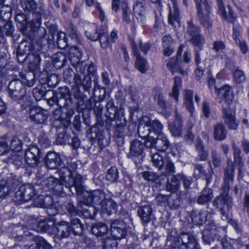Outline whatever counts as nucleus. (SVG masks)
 <instances>
[{
  "mask_svg": "<svg viewBox=\"0 0 249 249\" xmlns=\"http://www.w3.org/2000/svg\"><path fill=\"white\" fill-rule=\"evenodd\" d=\"M53 93V96L47 99L48 104L51 107L56 104L63 109V112L66 110L65 113L68 117H71L74 113L75 105L71 97L69 89L66 87L59 88Z\"/></svg>",
  "mask_w": 249,
  "mask_h": 249,
  "instance_id": "2",
  "label": "nucleus"
},
{
  "mask_svg": "<svg viewBox=\"0 0 249 249\" xmlns=\"http://www.w3.org/2000/svg\"><path fill=\"white\" fill-rule=\"evenodd\" d=\"M151 161L154 166L160 170L164 163L162 157L158 153H155L151 156Z\"/></svg>",
  "mask_w": 249,
  "mask_h": 249,
  "instance_id": "53",
  "label": "nucleus"
},
{
  "mask_svg": "<svg viewBox=\"0 0 249 249\" xmlns=\"http://www.w3.org/2000/svg\"><path fill=\"white\" fill-rule=\"evenodd\" d=\"M16 101H18V103L20 104L22 109H25L28 107L30 106L32 104L31 98L26 93V91L24 92V95L21 96V98H19V99L17 100Z\"/></svg>",
  "mask_w": 249,
  "mask_h": 249,
  "instance_id": "58",
  "label": "nucleus"
},
{
  "mask_svg": "<svg viewBox=\"0 0 249 249\" xmlns=\"http://www.w3.org/2000/svg\"><path fill=\"white\" fill-rule=\"evenodd\" d=\"M208 213V211L205 210L200 212L193 211L191 214L192 222L194 224L198 226L204 224L207 221Z\"/></svg>",
  "mask_w": 249,
  "mask_h": 249,
  "instance_id": "24",
  "label": "nucleus"
},
{
  "mask_svg": "<svg viewBox=\"0 0 249 249\" xmlns=\"http://www.w3.org/2000/svg\"><path fill=\"white\" fill-rule=\"evenodd\" d=\"M212 164L215 168L219 167L221 165L222 160L220 155L215 150L211 152Z\"/></svg>",
  "mask_w": 249,
  "mask_h": 249,
  "instance_id": "60",
  "label": "nucleus"
},
{
  "mask_svg": "<svg viewBox=\"0 0 249 249\" xmlns=\"http://www.w3.org/2000/svg\"><path fill=\"white\" fill-rule=\"evenodd\" d=\"M86 202L81 201V210L80 214L82 213L86 218H93L96 213L95 207L90 206Z\"/></svg>",
  "mask_w": 249,
  "mask_h": 249,
  "instance_id": "33",
  "label": "nucleus"
},
{
  "mask_svg": "<svg viewBox=\"0 0 249 249\" xmlns=\"http://www.w3.org/2000/svg\"><path fill=\"white\" fill-rule=\"evenodd\" d=\"M214 88L217 94L220 97L219 103L221 104L222 108H223V106L228 107H231L234 95L231 91V87L225 85L219 89H217L215 86H214Z\"/></svg>",
  "mask_w": 249,
  "mask_h": 249,
  "instance_id": "8",
  "label": "nucleus"
},
{
  "mask_svg": "<svg viewBox=\"0 0 249 249\" xmlns=\"http://www.w3.org/2000/svg\"><path fill=\"white\" fill-rule=\"evenodd\" d=\"M84 198L87 203H93L95 204H101L106 199L104 193L101 190H94L91 192H85Z\"/></svg>",
  "mask_w": 249,
  "mask_h": 249,
  "instance_id": "16",
  "label": "nucleus"
},
{
  "mask_svg": "<svg viewBox=\"0 0 249 249\" xmlns=\"http://www.w3.org/2000/svg\"><path fill=\"white\" fill-rule=\"evenodd\" d=\"M111 234L116 239H121L124 238L127 233L125 224L122 221L114 220L111 224Z\"/></svg>",
  "mask_w": 249,
  "mask_h": 249,
  "instance_id": "14",
  "label": "nucleus"
},
{
  "mask_svg": "<svg viewBox=\"0 0 249 249\" xmlns=\"http://www.w3.org/2000/svg\"><path fill=\"white\" fill-rule=\"evenodd\" d=\"M44 184L49 189L55 190L59 192L61 191L63 184L61 183V180L59 181L57 178L53 177H50L44 181Z\"/></svg>",
  "mask_w": 249,
  "mask_h": 249,
  "instance_id": "35",
  "label": "nucleus"
},
{
  "mask_svg": "<svg viewBox=\"0 0 249 249\" xmlns=\"http://www.w3.org/2000/svg\"><path fill=\"white\" fill-rule=\"evenodd\" d=\"M150 128L149 126L146 125L145 122H142V118L138 128V132L140 137L145 139L149 137Z\"/></svg>",
  "mask_w": 249,
  "mask_h": 249,
  "instance_id": "52",
  "label": "nucleus"
},
{
  "mask_svg": "<svg viewBox=\"0 0 249 249\" xmlns=\"http://www.w3.org/2000/svg\"><path fill=\"white\" fill-rule=\"evenodd\" d=\"M186 32L187 34L191 37L199 34L200 29L193 23L192 20H190L188 22Z\"/></svg>",
  "mask_w": 249,
  "mask_h": 249,
  "instance_id": "56",
  "label": "nucleus"
},
{
  "mask_svg": "<svg viewBox=\"0 0 249 249\" xmlns=\"http://www.w3.org/2000/svg\"><path fill=\"white\" fill-rule=\"evenodd\" d=\"M51 91H45V89L42 87H36L33 89V94L34 98L36 101H40L44 98L47 94Z\"/></svg>",
  "mask_w": 249,
  "mask_h": 249,
  "instance_id": "57",
  "label": "nucleus"
},
{
  "mask_svg": "<svg viewBox=\"0 0 249 249\" xmlns=\"http://www.w3.org/2000/svg\"><path fill=\"white\" fill-rule=\"evenodd\" d=\"M20 5L23 10L27 13L33 12L36 18L32 21L39 26L41 16L44 11L41 8L37 7V4L34 0H20Z\"/></svg>",
  "mask_w": 249,
  "mask_h": 249,
  "instance_id": "6",
  "label": "nucleus"
},
{
  "mask_svg": "<svg viewBox=\"0 0 249 249\" xmlns=\"http://www.w3.org/2000/svg\"><path fill=\"white\" fill-rule=\"evenodd\" d=\"M176 172V168L174 163L170 160H166L165 162L164 171L161 175L164 177H170Z\"/></svg>",
  "mask_w": 249,
  "mask_h": 249,
  "instance_id": "51",
  "label": "nucleus"
},
{
  "mask_svg": "<svg viewBox=\"0 0 249 249\" xmlns=\"http://www.w3.org/2000/svg\"><path fill=\"white\" fill-rule=\"evenodd\" d=\"M182 121L179 118H177L176 120L169 124V129L174 136H181L182 133Z\"/></svg>",
  "mask_w": 249,
  "mask_h": 249,
  "instance_id": "30",
  "label": "nucleus"
},
{
  "mask_svg": "<svg viewBox=\"0 0 249 249\" xmlns=\"http://www.w3.org/2000/svg\"><path fill=\"white\" fill-rule=\"evenodd\" d=\"M81 52L78 50L76 46H74L70 50L69 59L71 65L74 67L76 70H79V71L81 73H84L86 65H84V68L82 69V67L83 65L84 62L81 61Z\"/></svg>",
  "mask_w": 249,
  "mask_h": 249,
  "instance_id": "13",
  "label": "nucleus"
},
{
  "mask_svg": "<svg viewBox=\"0 0 249 249\" xmlns=\"http://www.w3.org/2000/svg\"><path fill=\"white\" fill-rule=\"evenodd\" d=\"M209 15L210 14L197 15V17L200 24L210 33L212 32L213 22Z\"/></svg>",
  "mask_w": 249,
  "mask_h": 249,
  "instance_id": "37",
  "label": "nucleus"
},
{
  "mask_svg": "<svg viewBox=\"0 0 249 249\" xmlns=\"http://www.w3.org/2000/svg\"><path fill=\"white\" fill-rule=\"evenodd\" d=\"M22 142L18 137H14L11 141L10 149L15 152H19L22 149Z\"/></svg>",
  "mask_w": 249,
  "mask_h": 249,
  "instance_id": "62",
  "label": "nucleus"
},
{
  "mask_svg": "<svg viewBox=\"0 0 249 249\" xmlns=\"http://www.w3.org/2000/svg\"><path fill=\"white\" fill-rule=\"evenodd\" d=\"M85 34L87 37L92 41L98 40L99 33L97 32V27L95 24H89L88 29L85 31Z\"/></svg>",
  "mask_w": 249,
  "mask_h": 249,
  "instance_id": "43",
  "label": "nucleus"
},
{
  "mask_svg": "<svg viewBox=\"0 0 249 249\" xmlns=\"http://www.w3.org/2000/svg\"><path fill=\"white\" fill-rule=\"evenodd\" d=\"M8 93L9 96L15 101H17L23 96L26 91L22 82L19 80H15L11 81L9 84Z\"/></svg>",
  "mask_w": 249,
  "mask_h": 249,
  "instance_id": "11",
  "label": "nucleus"
},
{
  "mask_svg": "<svg viewBox=\"0 0 249 249\" xmlns=\"http://www.w3.org/2000/svg\"><path fill=\"white\" fill-rule=\"evenodd\" d=\"M91 231L96 236L103 237L106 236L108 230L107 225L103 223L93 224L91 228Z\"/></svg>",
  "mask_w": 249,
  "mask_h": 249,
  "instance_id": "29",
  "label": "nucleus"
},
{
  "mask_svg": "<svg viewBox=\"0 0 249 249\" xmlns=\"http://www.w3.org/2000/svg\"><path fill=\"white\" fill-rule=\"evenodd\" d=\"M194 92L191 89H186L184 91V105L186 108L191 113L194 111V106L193 104V96Z\"/></svg>",
  "mask_w": 249,
  "mask_h": 249,
  "instance_id": "39",
  "label": "nucleus"
},
{
  "mask_svg": "<svg viewBox=\"0 0 249 249\" xmlns=\"http://www.w3.org/2000/svg\"><path fill=\"white\" fill-rule=\"evenodd\" d=\"M81 201L79 202L76 207L72 203L68 202L65 205V208L68 213L71 216H75L80 214V210H81Z\"/></svg>",
  "mask_w": 249,
  "mask_h": 249,
  "instance_id": "49",
  "label": "nucleus"
},
{
  "mask_svg": "<svg viewBox=\"0 0 249 249\" xmlns=\"http://www.w3.org/2000/svg\"><path fill=\"white\" fill-rule=\"evenodd\" d=\"M88 136L91 141H97L101 148H104L109 144L108 140L105 136V133L96 125H93L90 127L88 133Z\"/></svg>",
  "mask_w": 249,
  "mask_h": 249,
  "instance_id": "9",
  "label": "nucleus"
},
{
  "mask_svg": "<svg viewBox=\"0 0 249 249\" xmlns=\"http://www.w3.org/2000/svg\"><path fill=\"white\" fill-rule=\"evenodd\" d=\"M61 183L69 189L72 194L76 192L78 195L85 193L83 177L80 174L75 176L67 167H63L60 170Z\"/></svg>",
  "mask_w": 249,
  "mask_h": 249,
  "instance_id": "3",
  "label": "nucleus"
},
{
  "mask_svg": "<svg viewBox=\"0 0 249 249\" xmlns=\"http://www.w3.org/2000/svg\"><path fill=\"white\" fill-rule=\"evenodd\" d=\"M233 169L232 167H227L224 171V185L222 188L220 195L216 196L213 202V205L219 209L221 214L224 216L226 211L231 207L232 200L228 195L230 185L233 178Z\"/></svg>",
  "mask_w": 249,
  "mask_h": 249,
  "instance_id": "1",
  "label": "nucleus"
},
{
  "mask_svg": "<svg viewBox=\"0 0 249 249\" xmlns=\"http://www.w3.org/2000/svg\"><path fill=\"white\" fill-rule=\"evenodd\" d=\"M67 39L66 37V34L61 32L58 34L57 38V45L60 49H65L67 46Z\"/></svg>",
  "mask_w": 249,
  "mask_h": 249,
  "instance_id": "64",
  "label": "nucleus"
},
{
  "mask_svg": "<svg viewBox=\"0 0 249 249\" xmlns=\"http://www.w3.org/2000/svg\"><path fill=\"white\" fill-rule=\"evenodd\" d=\"M218 10V12L219 15L224 19L227 20L230 22H233L236 19V17L232 11L231 8L230 6H228L227 8L228 11L227 12L224 5L223 0H216Z\"/></svg>",
  "mask_w": 249,
  "mask_h": 249,
  "instance_id": "18",
  "label": "nucleus"
},
{
  "mask_svg": "<svg viewBox=\"0 0 249 249\" xmlns=\"http://www.w3.org/2000/svg\"><path fill=\"white\" fill-rule=\"evenodd\" d=\"M196 147L199 160L201 161L206 160L208 156V152L204 149V145L201 140L198 139L196 141Z\"/></svg>",
  "mask_w": 249,
  "mask_h": 249,
  "instance_id": "44",
  "label": "nucleus"
},
{
  "mask_svg": "<svg viewBox=\"0 0 249 249\" xmlns=\"http://www.w3.org/2000/svg\"><path fill=\"white\" fill-rule=\"evenodd\" d=\"M213 190L210 188L203 189L197 198V202L199 204H204L210 202L213 197Z\"/></svg>",
  "mask_w": 249,
  "mask_h": 249,
  "instance_id": "36",
  "label": "nucleus"
},
{
  "mask_svg": "<svg viewBox=\"0 0 249 249\" xmlns=\"http://www.w3.org/2000/svg\"><path fill=\"white\" fill-rule=\"evenodd\" d=\"M178 174L168 177L165 183V189L167 192L175 193L179 189L180 182Z\"/></svg>",
  "mask_w": 249,
  "mask_h": 249,
  "instance_id": "20",
  "label": "nucleus"
},
{
  "mask_svg": "<svg viewBox=\"0 0 249 249\" xmlns=\"http://www.w3.org/2000/svg\"><path fill=\"white\" fill-rule=\"evenodd\" d=\"M56 228L57 232L55 235L58 239L69 237L72 232L70 223L65 221L58 222L56 224Z\"/></svg>",
  "mask_w": 249,
  "mask_h": 249,
  "instance_id": "17",
  "label": "nucleus"
},
{
  "mask_svg": "<svg viewBox=\"0 0 249 249\" xmlns=\"http://www.w3.org/2000/svg\"><path fill=\"white\" fill-rule=\"evenodd\" d=\"M40 151L36 147H32L26 151L25 160L31 166H36L39 162Z\"/></svg>",
  "mask_w": 249,
  "mask_h": 249,
  "instance_id": "19",
  "label": "nucleus"
},
{
  "mask_svg": "<svg viewBox=\"0 0 249 249\" xmlns=\"http://www.w3.org/2000/svg\"><path fill=\"white\" fill-rule=\"evenodd\" d=\"M62 160L56 153L49 152L46 156L45 163L46 166L51 169H55L61 164Z\"/></svg>",
  "mask_w": 249,
  "mask_h": 249,
  "instance_id": "22",
  "label": "nucleus"
},
{
  "mask_svg": "<svg viewBox=\"0 0 249 249\" xmlns=\"http://www.w3.org/2000/svg\"><path fill=\"white\" fill-rule=\"evenodd\" d=\"M52 246L42 237H39L36 243L30 245L28 249H52Z\"/></svg>",
  "mask_w": 249,
  "mask_h": 249,
  "instance_id": "48",
  "label": "nucleus"
},
{
  "mask_svg": "<svg viewBox=\"0 0 249 249\" xmlns=\"http://www.w3.org/2000/svg\"><path fill=\"white\" fill-rule=\"evenodd\" d=\"M138 215L142 223H148L152 219L153 210L149 205H145L138 207Z\"/></svg>",
  "mask_w": 249,
  "mask_h": 249,
  "instance_id": "21",
  "label": "nucleus"
},
{
  "mask_svg": "<svg viewBox=\"0 0 249 249\" xmlns=\"http://www.w3.org/2000/svg\"><path fill=\"white\" fill-rule=\"evenodd\" d=\"M154 99L159 107L162 109H166L170 107V104L166 102L164 99L163 94L160 92H157L154 96Z\"/></svg>",
  "mask_w": 249,
  "mask_h": 249,
  "instance_id": "54",
  "label": "nucleus"
},
{
  "mask_svg": "<svg viewBox=\"0 0 249 249\" xmlns=\"http://www.w3.org/2000/svg\"><path fill=\"white\" fill-rule=\"evenodd\" d=\"M213 138L215 140L221 141L226 139L227 130L222 123H219L213 126Z\"/></svg>",
  "mask_w": 249,
  "mask_h": 249,
  "instance_id": "27",
  "label": "nucleus"
},
{
  "mask_svg": "<svg viewBox=\"0 0 249 249\" xmlns=\"http://www.w3.org/2000/svg\"><path fill=\"white\" fill-rule=\"evenodd\" d=\"M53 61L55 67L60 69L66 65L67 62V56L64 53L58 52L54 56Z\"/></svg>",
  "mask_w": 249,
  "mask_h": 249,
  "instance_id": "45",
  "label": "nucleus"
},
{
  "mask_svg": "<svg viewBox=\"0 0 249 249\" xmlns=\"http://www.w3.org/2000/svg\"><path fill=\"white\" fill-rule=\"evenodd\" d=\"M167 204L171 209H177L180 206V198L177 196L169 195Z\"/></svg>",
  "mask_w": 249,
  "mask_h": 249,
  "instance_id": "59",
  "label": "nucleus"
},
{
  "mask_svg": "<svg viewBox=\"0 0 249 249\" xmlns=\"http://www.w3.org/2000/svg\"><path fill=\"white\" fill-rule=\"evenodd\" d=\"M144 148L143 142L135 140L130 143L129 157H136L141 155Z\"/></svg>",
  "mask_w": 249,
  "mask_h": 249,
  "instance_id": "25",
  "label": "nucleus"
},
{
  "mask_svg": "<svg viewBox=\"0 0 249 249\" xmlns=\"http://www.w3.org/2000/svg\"><path fill=\"white\" fill-rule=\"evenodd\" d=\"M118 177V171L117 168L113 166L109 168L106 175V178L107 180L114 182L117 180Z\"/></svg>",
  "mask_w": 249,
  "mask_h": 249,
  "instance_id": "61",
  "label": "nucleus"
},
{
  "mask_svg": "<svg viewBox=\"0 0 249 249\" xmlns=\"http://www.w3.org/2000/svg\"><path fill=\"white\" fill-rule=\"evenodd\" d=\"M27 59L29 60V68L32 71H36L39 69L40 58L38 54H31Z\"/></svg>",
  "mask_w": 249,
  "mask_h": 249,
  "instance_id": "46",
  "label": "nucleus"
},
{
  "mask_svg": "<svg viewBox=\"0 0 249 249\" xmlns=\"http://www.w3.org/2000/svg\"><path fill=\"white\" fill-rule=\"evenodd\" d=\"M102 247L103 249H116V242L109 237L101 239Z\"/></svg>",
  "mask_w": 249,
  "mask_h": 249,
  "instance_id": "55",
  "label": "nucleus"
},
{
  "mask_svg": "<svg viewBox=\"0 0 249 249\" xmlns=\"http://www.w3.org/2000/svg\"><path fill=\"white\" fill-rule=\"evenodd\" d=\"M72 232L75 235H80L83 230V226L78 218H72L71 220Z\"/></svg>",
  "mask_w": 249,
  "mask_h": 249,
  "instance_id": "50",
  "label": "nucleus"
},
{
  "mask_svg": "<svg viewBox=\"0 0 249 249\" xmlns=\"http://www.w3.org/2000/svg\"><path fill=\"white\" fill-rule=\"evenodd\" d=\"M223 117L225 124L229 129H236L238 123L235 119V109L231 107L223 106L222 108Z\"/></svg>",
  "mask_w": 249,
  "mask_h": 249,
  "instance_id": "10",
  "label": "nucleus"
},
{
  "mask_svg": "<svg viewBox=\"0 0 249 249\" xmlns=\"http://www.w3.org/2000/svg\"><path fill=\"white\" fill-rule=\"evenodd\" d=\"M172 0L174 3L173 10H170L168 21L170 24L174 25L176 22H178L179 21V13L178 7L175 4L176 0Z\"/></svg>",
  "mask_w": 249,
  "mask_h": 249,
  "instance_id": "47",
  "label": "nucleus"
},
{
  "mask_svg": "<svg viewBox=\"0 0 249 249\" xmlns=\"http://www.w3.org/2000/svg\"><path fill=\"white\" fill-rule=\"evenodd\" d=\"M190 41L193 45L201 47L205 42V39L204 36L200 33L198 35L191 37Z\"/></svg>",
  "mask_w": 249,
  "mask_h": 249,
  "instance_id": "63",
  "label": "nucleus"
},
{
  "mask_svg": "<svg viewBox=\"0 0 249 249\" xmlns=\"http://www.w3.org/2000/svg\"><path fill=\"white\" fill-rule=\"evenodd\" d=\"M20 81L22 82L23 86L25 85L28 87L33 86L36 82L34 72L31 71L26 72L25 74H23L21 77V80Z\"/></svg>",
  "mask_w": 249,
  "mask_h": 249,
  "instance_id": "40",
  "label": "nucleus"
},
{
  "mask_svg": "<svg viewBox=\"0 0 249 249\" xmlns=\"http://www.w3.org/2000/svg\"><path fill=\"white\" fill-rule=\"evenodd\" d=\"M134 53L135 55L137 57L136 61L135 62L136 68L142 73H145L148 70L146 60L145 59L142 58L140 56L139 52L137 51H136L134 49Z\"/></svg>",
  "mask_w": 249,
  "mask_h": 249,
  "instance_id": "38",
  "label": "nucleus"
},
{
  "mask_svg": "<svg viewBox=\"0 0 249 249\" xmlns=\"http://www.w3.org/2000/svg\"><path fill=\"white\" fill-rule=\"evenodd\" d=\"M29 115L31 120L38 124L44 123L48 118V111L38 107H32Z\"/></svg>",
  "mask_w": 249,
  "mask_h": 249,
  "instance_id": "12",
  "label": "nucleus"
},
{
  "mask_svg": "<svg viewBox=\"0 0 249 249\" xmlns=\"http://www.w3.org/2000/svg\"><path fill=\"white\" fill-rule=\"evenodd\" d=\"M33 49L31 43L27 41L21 42L18 47L17 56L18 61L20 63H23L27 59L29 55H31L30 52Z\"/></svg>",
  "mask_w": 249,
  "mask_h": 249,
  "instance_id": "15",
  "label": "nucleus"
},
{
  "mask_svg": "<svg viewBox=\"0 0 249 249\" xmlns=\"http://www.w3.org/2000/svg\"><path fill=\"white\" fill-rule=\"evenodd\" d=\"M105 93L104 92L103 97H99L98 101L96 102L93 98H90L88 101L87 107L89 109H93L94 114L98 118H100L103 112V106L100 103L104 99Z\"/></svg>",
  "mask_w": 249,
  "mask_h": 249,
  "instance_id": "23",
  "label": "nucleus"
},
{
  "mask_svg": "<svg viewBox=\"0 0 249 249\" xmlns=\"http://www.w3.org/2000/svg\"><path fill=\"white\" fill-rule=\"evenodd\" d=\"M133 10L136 18L143 23L146 19V11L144 4L140 1L136 2L133 5Z\"/></svg>",
  "mask_w": 249,
  "mask_h": 249,
  "instance_id": "26",
  "label": "nucleus"
},
{
  "mask_svg": "<svg viewBox=\"0 0 249 249\" xmlns=\"http://www.w3.org/2000/svg\"><path fill=\"white\" fill-rule=\"evenodd\" d=\"M181 79L180 77L176 76L174 78V84L172 88V92L170 94V96L173 97L176 102H178L179 90L181 88Z\"/></svg>",
  "mask_w": 249,
  "mask_h": 249,
  "instance_id": "41",
  "label": "nucleus"
},
{
  "mask_svg": "<svg viewBox=\"0 0 249 249\" xmlns=\"http://www.w3.org/2000/svg\"><path fill=\"white\" fill-rule=\"evenodd\" d=\"M113 99H108L106 105L105 116L108 121L121 122L124 121V108L120 107H118L114 104Z\"/></svg>",
  "mask_w": 249,
  "mask_h": 249,
  "instance_id": "5",
  "label": "nucleus"
},
{
  "mask_svg": "<svg viewBox=\"0 0 249 249\" xmlns=\"http://www.w3.org/2000/svg\"><path fill=\"white\" fill-rule=\"evenodd\" d=\"M142 122H145L146 125L149 126V128L152 129L154 132L158 135L159 133H162L161 131L162 129L163 126L161 124L158 120L151 121L150 118L147 116L142 117Z\"/></svg>",
  "mask_w": 249,
  "mask_h": 249,
  "instance_id": "34",
  "label": "nucleus"
},
{
  "mask_svg": "<svg viewBox=\"0 0 249 249\" xmlns=\"http://www.w3.org/2000/svg\"><path fill=\"white\" fill-rule=\"evenodd\" d=\"M35 194L33 185L30 184L23 185L16 193L14 201L19 205L30 200Z\"/></svg>",
  "mask_w": 249,
  "mask_h": 249,
  "instance_id": "7",
  "label": "nucleus"
},
{
  "mask_svg": "<svg viewBox=\"0 0 249 249\" xmlns=\"http://www.w3.org/2000/svg\"><path fill=\"white\" fill-rule=\"evenodd\" d=\"M197 15L210 14L211 5L207 0H194Z\"/></svg>",
  "mask_w": 249,
  "mask_h": 249,
  "instance_id": "31",
  "label": "nucleus"
},
{
  "mask_svg": "<svg viewBox=\"0 0 249 249\" xmlns=\"http://www.w3.org/2000/svg\"><path fill=\"white\" fill-rule=\"evenodd\" d=\"M170 142L163 133H159L156 139V148L160 151H165L169 147Z\"/></svg>",
  "mask_w": 249,
  "mask_h": 249,
  "instance_id": "28",
  "label": "nucleus"
},
{
  "mask_svg": "<svg viewBox=\"0 0 249 249\" xmlns=\"http://www.w3.org/2000/svg\"><path fill=\"white\" fill-rule=\"evenodd\" d=\"M197 242L190 232H182L174 237L171 244L172 249H196Z\"/></svg>",
  "mask_w": 249,
  "mask_h": 249,
  "instance_id": "4",
  "label": "nucleus"
},
{
  "mask_svg": "<svg viewBox=\"0 0 249 249\" xmlns=\"http://www.w3.org/2000/svg\"><path fill=\"white\" fill-rule=\"evenodd\" d=\"M100 206L103 210L109 213L115 212L117 206L116 203L111 199H105Z\"/></svg>",
  "mask_w": 249,
  "mask_h": 249,
  "instance_id": "42",
  "label": "nucleus"
},
{
  "mask_svg": "<svg viewBox=\"0 0 249 249\" xmlns=\"http://www.w3.org/2000/svg\"><path fill=\"white\" fill-rule=\"evenodd\" d=\"M51 226L46 220H40L39 221L34 220L31 224V228L37 232H46L50 230Z\"/></svg>",
  "mask_w": 249,
  "mask_h": 249,
  "instance_id": "32",
  "label": "nucleus"
}]
</instances>
